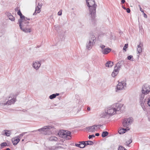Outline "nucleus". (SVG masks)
Instances as JSON below:
<instances>
[{"label": "nucleus", "mask_w": 150, "mask_h": 150, "mask_svg": "<svg viewBox=\"0 0 150 150\" xmlns=\"http://www.w3.org/2000/svg\"><path fill=\"white\" fill-rule=\"evenodd\" d=\"M124 109L123 104L117 103L108 107L105 110L103 117L104 118L108 117L113 115L117 113L119 111H122Z\"/></svg>", "instance_id": "f257e3e1"}, {"label": "nucleus", "mask_w": 150, "mask_h": 150, "mask_svg": "<svg viewBox=\"0 0 150 150\" xmlns=\"http://www.w3.org/2000/svg\"><path fill=\"white\" fill-rule=\"evenodd\" d=\"M87 5L89 8V16L90 18L89 21L92 23L95 22L96 8L97 5L95 3L94 0H86Z\"/></svg>", "instance_id": "f03ea898"}, {"label": "nucleus", "mask_w": 150, "mask_h": 150, "mask_svg": "<svg viewBox=\"0 0 150 150\" xmlns=\"http://www.w3.org/2000/svg\"><path fill=\"white\" fill-rule=\"evenodd\" d=\"M96 41V38L95 36L92 34L91 35L89 38L86 44V49L88 50L91 49L93 46L95 44Z\"/></svg>", "instance_id": "7ed1b4c3"}, {"label": "nucleus", "mask_w": 150, "mask_h": 150, "mask_svg": "<svg viewBox=\"0 0 150 150\" xmlns=\"http://www.w3.org/2000/svg\"><path fill=\"white\" fill-rule=\"evenodd\" d=\"M54 128V127L50 126H46L38 130L32 131V132H36L38 131L40 132H42V133L44 134H50L52 132L51 129H53Z\"/></svg>", "instance_id": "20e7f679"}, {"label": "nucleus", "mask_w": 150, "mask_h": 150, "mask_svg": "<svg viewBox=\"0 0 150 150\" xmlns=\"http://www.w3.org/2000/svg\"><path fill=\"white\" fill-rule=\"evenodd\" d=\"M18 94V93L15 94V96L14 94H11L10 96L9 97L8 100L6 103H0L1 106H4L5 105H9L11 104L14 103L16 101V97Z\"/></svg>", "instance_id": "39448f33"}, {"label": "nucleus", "mask_w": 150, "mask_h": 150, "mask_svg": "<svg viewBox=\"0 0 150 150\" xmlns=\"http://www.w3.org/2000/svg\"><path fill=\"white\" fill-rule=\"evenodd\" d=\"M29 22L27 21H24L19 23V26L20 29L23 31L25 33H30L31 30L30 29L28 28H26V27L28 26Z\"/></svg>", "instance_id": "423d86ee"}, {"label": "nucleus", "mask_w": 150, "mask_h": 150, "mask_svg": "<svg viewBox=\"0 0 150 150\" xmlns=\"http://www.w3.org/2000/svg\"><path fill=\"white\" fill-rule=\"evenodd\" d=\"M71 132L68 130H61L58 133L59 136L62 138H66L67 139L69 140L70 138L67 137H71Z\"/></svg>", "instance_id": "0eeeda50"}, {"label": "nucleus", "mask_w": 150, "mask_h": 150, "mask_svg": "<svg viewBox=\"0 0 150 150\" xmlns=\"http://www.w3.org/2000/svg\"><path fill=\"white\" fill-rule=\"evenodd\" d=\"M133 120V119L131 117L124 119L122 122L123 126L126 128L129 127V126L132 123Z\"/></svg>", "instance_id": "6e6552de"}, {"label": "nucleus", "mask_w": 150, "mask_h": 150, "mask_svg": "<svg viewBox=\"0 0 150 150\" xmlns=\"http://www.w3.org/2000/svg\"><path fill=\"white\" fill-rule=\"evenodd\" d=\"M17 14L20 16V19L18 20V23H21L28 20H30V18H27L25 17L22 14L20 10H19L17 12Z\"/></svg>", "instance_id": "1a4fd4ad"}, {"label": "nucleus", "mask_w": 150, "mask_h": 150, "mask_svg": "<svg viewBox=\"0 0 150 150\" xmlns=\"http://www.w3.org/2000/svg\"><path fill=\"white\" fill-rule=\"evenodd\" d=\"M102 125H94L91 126H88L86 128V129L89 132H95L97 130V126H102Z\"/></svg>", "instance_id": "9d476101"}, {"label": "nucleus", "mask_w": 150, "mask_h": 150, "mask_svg": "<svg viewBox=\"0 0 150 150\" xmlns=\"http://www.w3.org/2000/svg\"><path fill=\"white\" fill-rule=\"evenodd\" d=\"M150 91V86L149 85H144L142 87V93L145 94H148Z\"/></svg>", "instance_id": "9b49d317"}, {"label": "nucleus", "mask_w": 150, "mask_h": 150, "mask_svg": "<svg viewBox=\"0 0 150 150\" xmlns=\"http://www.w3.org/2000/svg\"><path fill=\"white\" fill-rule=\"evenodd\" d=\"M145 95L142 93L139 95V103L141 106L143 108L144 106V103L146 100V99L144 100Z\"/></svg>", "instance_id": "f8f14e48"}, {"label": "nucleus", "mask_w": 150, "mask_h": 150, "mask_svg": "<svg viewBox=\"0 0 150 150\" xmlns=\"http://www.w3.org/2000/svg\"><path fill=\"white\" fill-rule=\"evenodd\" d=\"M41 61H36L33 62L32 66L36 70H38L41 66Z\"/></svg>", "instance_id": "ddd939ff"}, {"label": "nucleus", "mask_w": 150, "mask_h": 150, "mask_svg": "<svg viewBox=\"0 0 150 150\" xmlns=\"http://www.w3.org/2000/svg\"><path fill=\"white\" fill-rule=\"evenodd\" d=\"M38 0H36V4H37V3H38V5L36 7L35 9V12L33 14V15H36L37 13H39L41 11L40 8H41L42 6L38 2Z\"/></svg>", "instance_id": "4468645a"}, {"label": "nucleus", "mask_w": 150, "mask_h": 150, "mask_svg": "<svg viewBox=\"0 0 150 150\" xmlns=\"http://www.w3.org/2000/svg\"><path fill=\"white\" fill-rule=\"evenodd\" d=\"M126 88V85H117L116 88H115V91L119 92L120 91L125 90Z\"/></svg>", "instance_id": "2eb2a0df"}, {"label": "nucleus", "mask_w": 150, "mask_h": 150, "mask_svg": "<svg viewBox=\"0 0 150 150\" xmlns=\"http://www.w3.org/2000/svg\"><path fill=\"white\" fill-rule=\"evenodd\" d=\"M143 46V44L142 42H140L139 44L137 45V51L138 52L137 53H140L142 51V47Z\"/></svg>", "instance_id": "dca6fc26"}, {"label": "nucleus", "mask_w": 150, "mask_h": 150, "mask_svg": "<svg viewBox=\"0 0 150 150\" xmlns=\"http://www.w3.org/2000/svg\"><path fill=\"white\" fill-rule=\"evenodd\" d=\"M20 141V139L19 138L16 137L15 138H13L12 139V142L14 145H16Z\"/></svg>", "instance_id": "f3484780"}, {"label": "nucleus", "mask_w": 150, "mask_h": 150, "mask_svg": "<svg viewBox=\"0 0 150 150\" xmlns=\"http://www.w3.org/2000/svg\"><path fill=\"white\" fill-rule=\"evenodd\" d=\"M11 131L10 130H4L2 133V134L3 135L7 136H9L11 134Z\"/></svg>", "instance_id": "a211bd4d"}, {"label": "nucleus", "mask_w": 150, "mask_h": 150, "mask_svg": "<svg viewBox=\"0 0 150 150\" xmlns=\"http://www.w3.org/2000/svg\"><path fill=\"white\" fill-rule=\"evenodd\" d=\"M129 129V127H127L126 128H123L122 129H120L118 131V133L120 134H123V133L125 132V131L127 130H128Z\"/></svg>", "instance_id": "6ab92c4d"}, {"label": "nucleus", "mask_w": 150, "mask_h": 150, "mask_svg": "<svg viewBox=\"0 0 150 150\" xmlns=\"http://www.w3.org/2000/svg\"><path fill=\"white\" fill-rule=\"evenodd\" d=\"M123 61H119L116 64L115 66L120 69L121 68L122 65L123 63Z\"/></svg>", "instance_id": "aec40b11"}, {"label": "nucleus", "mask_w": 150, "mask_h": 150, "mask_svg": "<svg viewBox=\"0 0 150 150\" xmlns=\"http://www.w3.org/2000/svg\"><path fill=\"white\" fill-rule=\"evenodd\" d=\"M110 49L109 48H105L104 50H102V52L103 54H107L110 52Z\"/></svg>", "instance_id": "412c9836"}, {"label": "nucleus", "mask_w": 150, "mask_h": 150, "mask_svg": "<svg viewBox=\"0 0 150 150\" xmlns=\"http://www.w3.org/2000/svg\"><path fill=\"white\" fill-rule=\"evenodd\" d=\"M105 66L108 67H111L113 65V63L110 61L107 62L106 63Z\"/></svg>", "instance_id": "4be33fe9"}, {"label": "nucleus", "mask_w": 150, "mask_h": 150, "mask_svg": "<svg viewBox=\"0 0 150 150\" xmlns=\"http://www.w3.org/2000/svg\"><path fill=\"white\" fill-rule=\"evenodd\" d=\"M7 16L9 19L12 21H14L15 20L14 17L10 13H7Z\"/></svg>", "instance_id": "5701e85b"}, {"label": "nucleus", "mask_w": 150, "mask_h": 150, "mask_svg": "<svg viewBox=\"0 0 150 150\" xmlns=\"http://www.w3.org/2000/svg\"><path fill=\"white\" fill-rule=\"evenodd\" d=\"M79 143H80V148H83L85 147V144L84 141H81L79 142Z\"/></svg>", "instance_id": "b1692460"}, {"label": "nucleus", "mask_w": 150, "mask_h": 150, "mask_svg": "<svg viewBox=\"0 0 150 150\" xmlns=\"http://www.w3.org/2000/svg\"><path fill=\"white\" fill-rule=\"evenodd\" d=\"M49 140L50 141H57V137L54 136L51 137L49 138Z\"/></svg>", "instance_id": "393cba45"}, {"label": "nucleus", "mask_w": 150, "mask_h": 150, "mask_svg": "<svg viewBox=\"0 0 150 150\" xmlns=\"http://www.w3.org/2000/svg\"><path fill=\"white\" fill-rule=\"evenodd\" d=\"M93 144V142L91 141H88L86 142H85V146L87 145H92Z\"/></svg>", "instance_id": "a878e982"}, {"label": "nucleus", "mask_w": 150, "mask_h": 150, "mask_svg": "<svg viewBox=\"0 0 150 150\" xmlns=\"http://www.w3.org/2000/svg\"><path fill=\"white\" fill-rule=\"evenodd\" d=\"M108 132L107 131H104L102 133L101 136L103 137H104L108 136Z\"/></svg>", "instance_id": "bb28decb"}, {"label": "nucleus", "mask_w": 150, "mask_h": 150, "mask_svg": "<svg viewBox=\"0 0 150 150\" xmlns=\"http://www.w3.org/2000/svg\"><path fill=\"white\" fill-rule=\"evenodd\" d=\"M120 69H119V68L117 66H115L114 67L113 71H115V72H117V73H118Z\"/></svg>", "instance_id": "cd10ccee"}, {"label": "nucleus", "mask_w": 150, "mask_h": 150, "mask_svg": "<svg viewBox=\"0 0 150 150\" xmlns=\"http://www.w3.org/2000/svg\"><path fill=\"white\" fill-rule=\"evenodd\" d=\"M118 73L117 72H115V71H113V72L112 74V76L113 77H115V76H117V75L118 74Z\"/></svg>", "instance_id": "c85d7f7f"}, {"label": "nucleus", "mask_w": 150, "mask_h": 150, "mask_svg": "<svg viewBox=\"0 0 150 150\" xmlns=\"http://www.w3.org/2000/svg\"><path fill=\"white\" fill-rule=\"evenodd\" d=\"M132 141L131 139H130L127 141L126 142V144L128 146H129V144L132 142Z\"/></svg>", "instance_id": "c756f323"}, {"label": "nucleus", "mask_w": 150, "mask_h": 150, "mask_svg": "<svg viewBox=\"0 0 150 150\" xmlns=\"http://www.w3.org/2000/svg\"><path fill=\"white\" fill-rule=\"evenodd\" d=\"M56 97V96H55V94H53L50 96L49 98L50 99H52L55 98Z\"/></svg>", "instance_id": "7c9ffc66"}, {"label": "nucleus", "mask_w": 150, "mask_h": 150, "mask_svg": "<svg viewBox=\"0 0 150 150\" xmlns=\"http://www.w3.org/2000/svg\"><path fill=\"white\" fill-rule=\"evenodd\" d=\"M128 44H125V45L123 48V50H125V51H126V49L128 47Z\"/></svg>", "instance_id": "2f4dec72"}, {"label": "nucleus", "mask_w": 150, "mask_h": 150, "mask_svg": "<svg viewBox=\"0 0 150 150\" xmlns=\"http://www.w3.org/2000/svg\"><path fill=\"white\" fill-rule=\"evenodd\" d=\"M118 150H127V149L123 147L122 146H120L118 149Z\"/></svg>", "instance_id": "473e14b6"}, {"label": "nucleus", "mask_w": 150, "mask_h": 150, "mask_svg": "<svg viewBox=\"0 0 150 150\" xmlns=\"http://www.w3.org/2000/svg\"><path fill=\"white\" fill-rule=\"evenodd\" d=\"M127 59L129 60L133 61V56L132 55H129L128 56Z\"/></svg>", "instance_id": "72a5a7b5"}, {"label": "nucleus", "mask_w": 150, "mask_h": 150, "mask_svg": "<svg viewBox=\"0 0 150 150\" xmlns=\"http://www.w3.org/2000/svg\"><path fill=\"white\" fill-rule=\"evenodd\" d=\"M118 82H119L118 83H121V84H126V83L125 82V81L124 80L123 81H118Z\"/></svg>", "instance_id": "f704fd0d"}, {"label": "nucleus", "mask_w": 150, "mask_h": 150, "mask_svg": "<svg viewBox=\"0 0 150 150\" xmlns=\"http://www.w3.org/2000/svg\"><path fill=\"white\" fill-rule=\"evenodd\" d=\"M26 133V132H24L23 133L20 134L18 136V137H17V138H19V139H20L21 137L23 136L24 135V134Z\"/></svg>", "instance_id": "c9c22d12"}, {"label": "nucleus", "mask_w": 150, "mask_h": 150, "mask_svg": "<svg viewBox=\"0 0 150 150\" xmlns=\"http://www.w3.org/2000/svg\"><path fill=\"white\" fill-rule=\"evenodd\" d=\"M6 145H7V144L6 143H5V142L2 143L1 144V146L2 147H3L4 146H6Z\"/></svg>", "instance_id": "e433bc0d"}, {"label": "nucleus", "mask_w": 150, "mask_h": 150, "mask_svg": "<svg viewBox=\"0 0 150 150\" xmlns=\"http://www.w3.org/2000/svg\"><path fill=\"white\" fill-rule=\"evenodd\" d=\"M95 137V136L93 134L91 135H89L88 137V138L89 139H91L92 137Z\"/></svg>", "instance_id": "4c0bfd02"}, {"label": "nucleus", "mask_w": 150, "mask_h": 150, "mask_svg": "<svg viewBox=\"0 0 150 150\" xmlns=\"http://www.w3.org/2000/svg\"><path fill=\"white\" fill-rule=\"evenodd\" d=\"M126 10L128 13H129L130 12V10L129 8H127Z\"/></svg>", "instance_id": "58836bf2"}, {"label": "nucleus", "mask_w": 150, "mask_h": 150, "mask_svg": "<svg viewBox=\"0 0 150 150\" xmlns=\"http://www.w3.org/2000/svg\"><path fill=\"white\" fill-rule=\"evenodd\" d=\"M148 105L150 107V98L149 99H148L147 103Z\"/></svg>", "instance_id": "ea45409f"}, {"label": "nucleus", "mask_w": 150, "mask_h": 150, "mask_svg": "<svg viewBox=\"0 0 150 150\" xmlns=\"http://www.w3.org/2000/svg\"><path fill=\"white\" fill-rule=\"evenodd\" d=\"M75 146L80 148V143L79 144H76Z\"/></svg>", "instance_id": "a19ab883"}, {"label": "nucleus", "mask_w": 150, "mask_h": 150, "mask_svg": "<svg viewBox=\"0 0 150 150\" xmlns=\"http://www.w3.org/2000/svg\"><path fill=\"white\" fill-rule=\"evenodd\" d=\"M58 15L59 16H61L62 15V11H59L58 13Z\"/></svg>", "instance_id": "79ce46f5"}, {"label": "nucleus", "mask_w": 150, "mask_h": 150, "mask_svg": "<svg viewBox=\"0 0 150 150\" xmlns=\"http://www.w3.org/2000/svg\"><path fill=\"white\" fill-rule=\"evenodd\" d=\"M100 47L102 48V49L103 50V49H104V48L105 47V46L104 45H100Z\"/></svg>", "instance_id": "37998d69"}, {"label": "nucleus", "mask_w": 150, "mask_h": 150, "mask_svg": "<svg viewBox=\"0 0 150 150\" xmlns=\"http://www.w3.org/2000/svg\"><path fill=\"white\" fill-rule=\"evenodd\" d=\"M140 11L144 13V11L141 8V7H140Z\"/></svg>", "instance_id": "c03bdc74"}, {"label": "nucleus", "mask_w": 150, "mask_h": 150, "mask_svg": "<svg viewBox=\"0 0 150 150\" xmlns=\"http://www.w3.org/2000/svg\"><path fill=\"white\" fill-rule=\"evenodd\" d=\"M144 17L145 18H147V15L145 13H144Z\"/></svg>", "instance_id": "a18cd8bd"}, {"label": "nucleus", "mask_w": 150, "mask_h": 150, "mask_svg": "<svg viewBox=\"0 0 150 150\" xmlns=\"http://www.w3.org/2000/svg\"><path fill=\"white\" fill-rule=\"evenodd\" d=\"M99 135V134L98 133H96L95 134V135L96 136H98Z\"/></svg>", "instance_id": "49530a36"}, {"label": "nucleus", "mask_w": 150, "mask_h": 150, "mask_svg": "<svg viewBox=\"0 0 150 150\" xmlns=\"http://www.w3.org/2000/svg\"><path fill=\"white\" fill-rule=\"evenodd\" d=\"M125 2V0H121V2L122 3H124Z\"/></svg>", "instance_id": "de8ad7c7"}, {"label": "nucleus", "mask_w": 150, "mask_h": 150, "mask_svg": "<svg viewBox=\"0 0 150 150\" xmlns=\"http://www.w3.org/2000/svg\"><path fill=\"white\" fill-rule=\"evenodd\" d=\"M87 109L89 111L91 109L90 107H88L87 108Z\"/></svg>", "instance_id": "09e8293b"}, {"label": "nucleus", "mask_w": 150, "mask_h": 150, "mask_svg": "<svg viewBox=\"0 0 150 150\" xmlns=\"http://www.w3.org/2000/svg\"><path fill=\"white\" fill-rule=\"evenodd\" d=\"M55 96H58L59 95V94L58 93H56V94H55Z\"/></svg>", "instance_id": "8fccbe9b"}, {"label": "nucleus", "mask_w": 150, "mask_h": 150, "mask_svg": "<svg viewBox=\"0 0 150 150\" xmlns=\"http://www.w3.org/2000/svg\"><path fill=\"white\" fill-rule=\"evenodd\" d=\"M122 8L124 9H126L124 6H122Z\"/></svg>", "instance_id": "3c124183"}, {"label": "nucleus", "mask_w": 150, "mask_h": 150, "mask_svg": "<svg viewBox=\"0 0 150 150\" xmlns=\"http://www.w3.org/2000/svg\"><path fill=\"white\" fill-rule=\"evenodd\" d=\"M52 150H54V147H52Z\"/></svg>", "instance_id": "603ef678"}, {"label": "nucleus", "mask_w": 150, "mask_h": 150, "mask_svg": "<svg viewBox=\"0 0 150 150\" xmlns=\"http://www.w3.org/2000/svg\"><path fill=\"white\" fill-rule=\"evenodd\" d=\"M100 126H97V129L98 128V129H100Z\"/></svg>", "instance_id": "864d4df0"}, {"label": "nucleus", "mask_w": 150, "mask_h": 150, "mask_svg": "<svg viewBox=\"0 0 150 150\" xmlns=\"http://www.w3.org/2000/svg\"><path fill=\"white\" fill-rule=\"evenodd\" d=\"M6 150H10V149H9V148H7V149H6Z\"/></svg>", "instance_id": "5fc2aeb1"}, {"label": "nucleus", "mask_w": 150, "mask_h": 150, "mask_svg": "<svg viewBox=\"0 0 150 150\" xmlns=\"http://www.w3.org/2000/svg\"><path fill=\"white\" fill-rule=\"evenodd\" d=\"M15 10L16 11H17L18 10V9L16 8L15 9Z\"/></svg>", "instance_id": "6e6d98bb"}, {"label": "nucleus", "mask_w": 150, "mask_h": 150, "mask_svg": "<svg viewBox=\"0 0 150 150\" xmlns=\"http://www.w3.org/2000/svg\"><path fill=\"white\" fill-rule=\"evenodd\" d=\"M138 6H139V8L140 7H141V6L140 5H139Z\"/></svg>", "instance_id": "4d7b16f0"}, {"label": "nucleus", "mask_w": 150, "mask_h": 150, "mask_svg": "<svg viewBox=\"0 0 150 150\" xmlns=\"http://www.w3.org/2000/svg\"><path fill=\"white\" fill-rule=\"evenodd\" d=\"M22 141H24V139H22Z\"/></svg>", "instance_id": "13d9d810"}, {"label": "nucleus", "mask_w": 150, "mask_h": 150, "mask_svg": "<svg viewBox=\"0 0 150 150\" xmlns=\"http://www.w3.org/2000/svg\"><path fill=\"white\" fill-rule=\"evenodd\" d=\"M138 57H139V54L138 55Z\"/></svg>", "instance_id": "bf43d9fd"}]
</instances>
